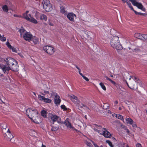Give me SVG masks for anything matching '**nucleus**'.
I'll list each match as a JSON object with an SVG mask.
<instances>
[{"mask_svg":"<svg viewBox=\"0 0 147 147\" xmlns=\"http://www.w3.org/2000/svg\"><path fill=\"white\" fill-rule=\"evenodd\" d=\"M26 114L34 122L36 123L40 122V119L36 109H28L26 110Z\"/></svg>","mask_w":147,"mask_h":147,"instance_id":"nucleus-1","label":"nucleus"},{"mask_svg":"<svg viewBox=\"0 0 147 147\" xmlns=\"http://www.w3.org/2000/svg\"><path fill=\"white\" fill-rule=\"evenodd\" d=\"M112 36L110 39V44L111 46L113 48L117 50H121L122 49V46L121 45L119 37L116 35L113 34V32L115 33L116 31L113 30L111 31Z\"/></svg>","mask_w":147,"mask_h":147,"instance_id":"nucleus-2","label":"nucleus"},{"mask_svg":"<svg viewBox=\"0 0 147 147\" xmlns=\"http://www.w3.org/2000/svg\"><path fill=\"white\" fill-rule=\"evenodd\" d=\"M131 78H132L134 81L130 82V86H129V87L131 89L136 90L138 88L137 84L140 82V80L138 78L133 76H131L129 80H130Z\"/></svg>","mask_w":147,"mask_h":147,"instance_id":"nucleus-3","label":"nucleus"},{"mask_svg":"<svg viewBox=\"0 0 147 147\" xmlns=\"http://www.w3.org/2000/svg\"><path fill=\"white\" fill-rule=\"evenodd\" d=\"M49 117L51 122L53 125L54 124V122L55 121H57L59 123H63L61 121V118L55 114L49 113Z\"/></svg>","mask_w":147,"mask_h":147,"instance_id":"nucleus-4","label":"nucleus"},{"mask_svg":"<svg viewBox=\"0 0 147 147\" xmlns=\"http://www.w3.org/2000/svg\"><path fill=\"white\" fill-rule=\"evenodd\" d=\"M40 2L42 3L45 10L49 12L52 9V5L49 0H40Z\"/></svg>","mask_w":147,"mask_h":147,"instance_id":"nucleus-5","label":"nucleus"},{"mask_svg":"<svg viewBox=\"0 0 147 147\" xmlns=\"http://www.w3.org/2000/svg\"><path fill=\"white\" fill-rule=\"evenodd\" d=\"M43 49L48 54L51 55H52L55 52L54 48L52 47L49 46H45L44 47Z\"/></svg>","mask_w":147,"mask_h":147,"instance_id":"nucleus-6","label":"nucleus"},{"mask_svg":"<svg viewBox=\"0 0 147 147\" xmlns=\"http://www.w3.org/2000/svg\"><path fill=\"white\" fill-rule=\"evenodd\" d=\"M135 37L143 41L147 40V34H142L137 33L134 34Z\"/></svg>","mask_w":147,"mask_h":147,"instance_id":"nucleus-7","label":"nucleus"},{"mask_svg":"<svg viewBox=\"0 0 147 147\" xmlns=\"http://www.w3.org/2000/svg\"><path fill=\"white\" fill-rule=\"evenodd\" d=\"M129 0L132 3V4L134 6H136L138 8L141 9L143 11H145V8L143 7V6L141 3L138 2L135 0Z\"/></svg>","mask_w":147,"mask_h":147,"instance_id":"nucleus-8","label":"nucleus"},{"mask_svg":"<svg viewBox=\"0 0 147 147\" xmlns=\"http://www.w3.org/2000/svg\"><path fill=\"white\" fill-rule=\"evenodd\" d=\"M23 37L25 40L30 42L32 38V35L30 33L27 32Z\"/></svg>","mask_w":147,"mask_h":147,"instance_id":"nucleus-9","label":"nucleus"},{"mask_svg":"<svg viewBox=\"0 0 147 147\" xmlns=\"http://www.w3.org/2000/svg\"><path fill=\"white\" fill-rule=\"evenodd\" d=\"M0 68L2 70L5 74H8L9 70L11 69L10 67L1 64H0Z\"/></svg>","mask_w":147,"mask_h":147,"instance_id":"nucleus-10","label":"nucleus"},{"mask_svg":"<svg viewBox=\"0 0 147 147\" xmlns=\"http://www.w3.org/2000/svg\"><path fill=\"white\" fill-rule=\"evenodd\" d=\"M68 96L71 100L75 104H79L80 103V101L77 97L74 95H69Z\"/></svg>","mask_w":147,"mask_h":147,"instance_id":"nucleus-11","label":"nucleus"},{"mask_svg":"<svg viewBox=\"0 0 147 147\" xmlns=\"http://www.w3.org/2000/svg\"><path fill=\"white\" fill-rule=\"evenodd\" d=\"M4 136L6 139L9 141H10L13 138V136L10 132L9 129H8L7 133L4 134Z\"/></svg>","mask_w":147,"mask_h":147,"instance_id":"nucleus-12","label":"nucleus"},{"mask_svg":"<svg viewBox=\"0 0 147 147\" xmlns=\"http://www.w3.org/2000/svg\"><path fill=\"white\" fill-rule=\"evenodd\" d=\"M8 66L10 67L16 61L13 59L11 58H8L5 60Z\"/></svg>","mask_w":147,"mask_h":147,"instance_id":"nucleus-13","label":"nucleus"},{"mask_svg":"<svg viewBox=\"0 0 147 147\" xmlns=\"http://www.w3.org/2000/svg\"><path fill=\"white\" fill-rule=\"evenodd\" d=\"M38 98L40 100L45 102L50 103L51 102V99L48 98H46L44 96L40 95H38Z\"/></svg>","mask_w":147,"mask_h":147,"instance_id":"nucleus-14","label":"nucleus"},{"mask_svg":"<svg viewBox=\"0 0 147 147\" xmlns=\"http://www.w3.org/2000/svg\"><path fill=\"white\" fill-rule=\"evenodd\" d=\"M102 134L105 137L110 138L111 137V134L105 128H103L102 129Z\"/></svg>","mask_w":147,"mask_h":147,"instance_id":"nucleus-15","label":"nucleus"},{"mask_svg":"<svg viewBox=\"0 0 147 147\" xmlns=\"http://www.w3.org/2000/svg\"><path fill=\"white\" fill-rule=\"evenodd\" d=\"M11 69L14 71H17L18 70V65L16 61L13 64L10 66Z\"/></svg>","mask_w":147,"mask_h":147,"instance_id":"nucleus-16","label":"nucleus"},{"mask_svg":"<svg viewBox=\"0 0 147 147\" xmlns=\"http://www.w3.org/2000/svg\"><path fill=\"white\" fill-rule=\"evenodd\" d=\"M67 17L69 20L72 22H74V17H76V15L72 13H69L67 14Z\"/></svg>","mask_w":147,"mask_h":147,"instance_id":"nucleus-17","label":"nucleus"},{"mask_svg":"<svg viewBox=\"0 0 147 147\" xmlns=\"http://www.w3.org/2000/svg\"><path fill=\"white\" fill-rule=\"evenodd\" d=\"M64 123L68 128L72 129L74 130H77L74 127L72 126L71 123L67 119L65 121Z\"/></svg>","mask_w":147,"mask_h":147,"instance_id":"nucleus-18","label":"nucleus"},{"mask_svg":"<svg viewBox=\"0 0 147 147\" xmlns=\"http://www.w3.org/2000/svg\"><path fill=\"white\" fill-rule=\"evenodd\" d=\"M39 17H36V18L38 20L40 19L42 20H44L46 21L47 20V17L44 14H38Z\"/></svg>","mask_w":147,"mask_h":147,"instance_id":"nucleus-19","label":"nucleus"},{"mask_svg":"<svg viewBox=\"0 0 147 147\" xmlns=\"http://www.w3.org/2000/svg\"><path fill=\"white\" fill-rule=\"evenodd\" d=\"M61 100L59 96L58 95L55 96V103L56 105L59 104Z\"/></svg>","mask_w":147,"mask_h":147,"instance_id":"nucleus-20","label":"nucleus"},{"mask_svg":"<svg viewBox=\"0 0 147 147\" xmlns=\"http://www.w3.org/2000/svg\"><path fill=\"white\" fill-rule=\"evenodd\" d=\"M79 108L87 110H89V108L85 105L84 104H82L81 105H78Z\"/></svg>","mask_w":147,"mask_h":147,"instance_id":"nucleus-21","label":"nucleus"},{"mask_svg":"<svg viewBox=\"0 0 147 147\" xmlns=\"http://www.w3.org/2000/svg\"><path fill=\"white\" fill-rule=\"evenodd\" d=\"M19 32L20 33L21 37H23L24 35V34H25L27 32L23 28L21 27V28L20 29Z\"/></svg>","mask_w":147,"mask_h":147,"instance_id":"nucleus-22","label":"nucleus"},{"mask_svg":"<svg viewBox=\"0 0 147 147\" xmlns=\"http://www.w3.org/2000/svg\"><path fill=\"white\" fill-rule=\"evenodd\" d=\"M31 40H32L34 44H37L39 42L38 39L36 37H32V38Z\"/></svg>","mask_w":147,"mask_h":147,"instance_id":"nucleus-23","label":"nucleus"},{"mask_svg":"<svg viewBox=\"0 0 147 147\" xmlns=\"http://www.w3.org/2000/svg\"><path fill=\"white\" fill-rule=\"evenodd\" d=\"M28 21L35 24H36L38 23L36 19L32 17L29 18V19Z\"/></svg>","mask_w":147,"mask_h":147,"instance_id":"nucleus-24","label":"nucleus"},{"mask_svg":"<svg viewBox=\"0 0 147 147\" xmlns=\"http://www.w3.org/2000/svg\"><path fill=\"white\" fill-rule=\"evenodd\" d=\"M41 114L45 118L47 117V112L45 110H42L41 111Z\"/></svg>","mask_w":147,"mask_h":147,"instance_id":"nucleus-25","label":"nucleus"},{"mask_svg":"<svg viewBox=\"0 0 147 147\" xmlns=\"http://www.w3.org/2000/svg\"><path fill=\"white\" fill-rule=\"evenodd\" d=\"M127 123L130 125H132L133 123V121L130 118H127L126 119Z\"/></svg>","mask_w":147,"mask_h":147,"instance_id":"nucleus-26","label":"nucleus"},{"mask_svg":"<svg viewBox=\"0 0 147 147\" xmlns=\"http://www.w3.org/2000/svg\"><path fill=\"white\" fill-rule=\"evenodd\" d=\"M59 125H57L56 126H52V127L51 128V130L52 131H57L59 128Z\"/></svg>","mask_w":147,"mask_h":147,"instance_id":"nucleus-27","label":"nucleus"},{"mask_svg":"<svg viewBox=\"0 0 147 147\" xmlns=\"http://www.w3.org/2000/svg\"><path fill=\"white\" fill-rule=\"evenodd\" d=\"M134 12L137 15L143 16L145 17L147 16V14L146 13H143L140 12H138L136 11H134Z\"/></svg>","mask_w":147,"mask_h":147,"instance_id":"nucleus-28","label":"nucleus"},{"mask_svg":"<svg viewBox=\"0 0 147 147\" xmlns=\"http://www.w3.org/2000/svg\"><path fill=\"white\" fill-rule=\"evenodd\" d=\"M2 8L3 10L4 11L6 12H8L9 10H8V7L6 5H3L2 7Z\"/></svg>","mask_w":147,"mask_h":147,"instance_id":"nucleus-29","label":"nucleus"},{"mask_svg":"<svg viewBox=\"0 0 147 147\" xmlns=\"http://www.w3.org/2000/svg\"><path fill=\"white\" fill-rule=\"evenodd\" d=\"M23 16H22V18H24L27 20H28L29 19V18L28 17L26 13H23Z\"/></svg>","mask_w":147,"mask_h":147,"instance_id":"nucleus-30","label":"nucleus"},{"mask_svg":"<svg viewBox=\"0 0 147 147\" xmlns=\"http://www.w3.org/2000/svg\"><path fill=\"white\" fill-rule=\"evenodd\" d=\"M0 126L1 129H6L7 127V125L6 123L1 124Z\"/></svg>","mask_w":147,"mask_h":147,"instance_id":"nucleus-31","label":"nucleus"},{"mask_svg":"<svg viewBox=\"0 0 147 147\" xmlns=\"http://www.w3.org/2000/svg\"><path fill=\"white\" fill-rule=\"evenodd\" d=\"M94 126L97 129L100 130H101V131H102V129L103 128H102L101 126L99 125H98L96 124H94Z\"/></svg>","mask_w":147,"mask_h":147,"instance_id":"nucleus-32","label":"nucleus"},{"mask_svg":"<svg viewBox=\"0 0 147 147\" xmlns=\"http://www.w3.org/2000/svg\"><path fill=\"white\" fill-rule=\"evenodd\" d=\"M99 84L102 88L104 90H106V88L103 83L102 82L100 83Z\"/></svg>","mask_w":147,"mask_h":147,"instance_id":"nucleus-33","label":"nucleus"},{"mask_svg":"<svg viewBox=\"0 0 147 147\" xmlns=\"http://www.w3.org/2000/svg\"><path fill=\"white\" fill-rule=\"evenodd\" d=\"M116 86V87L118 89H119L118 92L122 94V93L121 92V90H120L121 88H120V86L118 84H116V85H115Z\"/></svg>","mask_w":147,"mask_h":147,"instance_id":"nucleus-34","label":"nucleus"},{"mask_svg":"<svg viewBox=\"0 0 147 147\" xmlns=\"http://www.w3.org/2000/svg\"><path fill=\"white\" fill-rule=\"evenodd\" d=\"M107 143H108V144L111 147H114L113 145L112 144V142L109 140H107L106 141Z\"/></svg>","mask_w":147,"mask_h":147,"instance_id":"nucleus-35","label":"nucleus"},{"mask_svg":"<svg viewBox=\"0 0 147 147\" xmlns=\"http://www.w3.org/2000/svg\"><path fill=\"white\" fill-rule=\"evenodd\" d=\"M0 40L2 41H5L6 40V38L3 36V35L2 36L1 35L0 37Z\"/></svg>","mask_w":147,"mask_h":147,"instance_id":"nucleus-36","label":"nucleus"},{"mask_svg":"<svg viewBox=\"0 0 147 147\" xmlns=\"http://www.w3.org/2000/svg\"><path fill=\"white\" fill-rule=\"evenodd\" d=\"M123 128V129L126 131V132L127 133V134H129V131L128 129H127V127L125 126H124Z\"/></svg>","mask_w":147,"mask_h":147,"instance_id":"nucleus-37","label":"nucleus"},{"mask_svg":"<svg viewBox=\"0 0 147 147\" xmlns=\"http://www.w3.org/2000/svg\"><path fill=\"white\" fill-rule=\"evenodd\" d=\"M61 108L64 111H65L67 110V108L64 105H62L61 106Z\"/></svg>","mask_w":147,"mask_h":147,"instance_id":"nucleus-38","label":"nucleus"},{"mask_svg":"<svg viewBox=\"0 0 147 147\" xmlns=\"http://www.w3.org/2000/svg\"><path fill=\"white\" fill-rule=\"evenodd\" d=\"M93 127H94L93 129L95 131H96L98 133H100L101 132V130H100L97 129L94 126Z\"/></svg>","mask_w":147,"mask_h":147,"instance_id":"nucleus-39","label":"nucleus"},{"mask_svg":"<svg viewBox=\"0 0 147 147\" xmlns=\"http://www.w3.org/2000/svg\"><path fill=\"white\" fill-rule=\"evenodd\" d=\"M85 143L88 146H89L90 147H91L92 146V144L90 142L86 141Z\"/></svg>","mask_w":147,"mask_h":147,"instance_id":"nucleus-40","label":"nucleus"},{"mask_svg":"<svg viewBox=\"0 0 147 147\" xmlns=\"http://www.w3.org/2000/svg\"><path fill=\"white\" fill-rule=\"evenodd\" d=\"M12 49V51L13 52H17V50L14 47H11V49Z\"/></svg>","mask_w":147,"mask_h":147,"instance_id":"nucleus-41","label":"nucleus"},{"mask_svg":"<svg viewBox=\"0 0 147 147\" xmlns=\"http://www.w3.org/2000/svg\"><path fill=\"white\" fill-rule=\"evenodd\" d=\"M6 44L7 46V47L11 49V47H12L11 45L10 44V43L9 42H6Z\"/></svg>","mask_w":147,"mask_h":147,"instance_id":"nucleus-42","label":"nucleus"},{"mask_svg":"<svg viewBox=\"0 0 147 147\" xmlns=\"http://www.w3.org/2000/svg\"><path fill=\"white\" fill-rule=\"evenodd\" d=\"M88 19L86 21L89 22H90L91 21L92 17L90 16H88Z\"/></svg>","mask_w":147,"mask_h":147,"instance_id":"nucleus-43","label":"nucleus"},{"mask_svg":"<svg viewBox=\"0 0 147 147\" xmlns=\"http://www.w3.org/2000/svg\"><path fill=\"white\" fill-rule=\"evenodd\" d=\"M61 10L60 11L62 13H64L65 12V11L64 9V8L63 7H61Z\"/></svg>","mask_w":147,"mask_h":147,"instance_id":"nucleus-44","label":"nucleus"},{"mask_svg":"<svg viewBox=\"0 0 147 147\" xmlns=\"http://www.w3.org/2000/svg\"><path fill=\"white\" fill-rule=\"evenodd\" d=\"M13 16L15 17H19L20 18L22 17V16L21 15H17L15 14L13 15Z\"/></svg>","mask_w":147,"mask_h":147,"instance_id":"nucleus-45","label":"nucleus"},{"mask_svg":"<svg viewBox=\"0 0 147 147\" xmlns=\"http://www.w3.org/2000/svg\"><path fill=\"white\" fill-rule=\"evenodd\" d=\"M126 3L127 4V5H128L129 7V8L131 7L132 6L131 5V4L130 2L129 1H126Z\"/></svg>","mask_w":147,"mask_h":147,"instance_id":"nucleus-46","label":"nucleus"},{"mask_svg":"<svg viewBox=\"0 0 147 147\" xmlns=\"http://www.w3.org/2000/svg\"><path fill=\"white\" fill-rule=\"evenodd\" d=\"M82 77L86 81H89V80L86 77L84 76H83Z\"/></svg>","mask_w":147,"mask_h":147,"instance_id":"nucleus-47","label":"nucleus"},{"mask_svg":"<svg viewBox=\"0 0 147 147\" xmlns=\"http://www.w3.org/2000/svg\"><path fill=\"white\" fill-rule=\"evenodd\" d=\"M136 147H142V145L140 144L137 143L136 145Z\"/></svg>","mask_w":147,"mask_h":147,"instance_id":"nucleus-48","label":"nucleus"},{"mask_svg":"<svg viewBox=\"0 0 147 147\" xmlns=\"http://www.w3.org/2000/svg\"><path fill=\"white\" fill-rule=\"evenodd\" d=\"M117 118L119 119H123L122 116L120 115H118Z\"/></svg>","mask_w":147,"mask_h":147,"instance_id":"nucleus-49","label":"nucleus"},{"mask_svg":"<svg viewBox=\"0 0 147 147\" xmlns=\"http://www.w3.org/2000/svg\"><path fill=\"white\" fill-rule=\"evenodd\" d=\"M110 81L111 83L114 85H116V83L114 81L111 79Z\"/></svg>","mask_w":147,"mask_h":147,"instance_id":"nucleus-50","label":"nucleus"},{"mask_svg":"<svg viewBox=\"0 0 147 147\" xmlns=\"http://www.w3.org/2000/svg\"><path fill=\"white\" fill-rule=\"evenodd\" d=\"M48 24H49L51 26H53V23H52L51 22H50L49 20L48 22Z\"/></svg>","mask_w":147,"mask_h":147,"instance_id":"nucleus-51","label":"nucleus"},{"mask_svg":"<svg viewBox=\"0 0 147 147\" xmlns=\"http://www.w3.org/2000/svg\"><path fill=\"white\" fill-rule=\"evenodd\" d=\"M123 144L124 145V147H129V146L127 144L123 143Z\"/></svg>","mask_w":147,"mask_h":147,"instance_id":"nucleus-52","label":"nucleus"},{"mask_svg":"<svg viewBox=\"0 0 147 147\" xmlns=\"http://www.w3.org/2000/svg\"><path fill=\"white\" fill-rule=\"evenodd\" d=\"M105 77L106 78L107 80L109 81L111 80V79H110L109 78H108V77H107V76H105Z\"/></svg>","mask_w":147,"mask_h":147,"instance_id":"nucleus-53","label":"nucleus"},{"mask_svg":"<svg viewBox=\"0 0 147 147\" xmlns=\"http://www.w3.org/2000/svg\"><path fill=\"white\" fill-rule=\"evenodd\" d=\"M132 126L133 127H137L136 125L135 124H132Z\"/></svg>","mask_w":147,"mask_h":147,"instance_id":"nucleus-54","label":"nucleus"},{"mask_svg":"<svg viewBox=\"0 0 147 147\" xmlns=\"http://www.w3.org/2000/svg\"><path fill=\"white\" fill-rule=\"evenodd\" d=\"M133 11H134H134H136L135 10H134L133 7H132V6H131V7L130 8Z\"/></svg>","mask_w":147,"mask_h":147,"instance_id":"nucleus-55","label":"nucleus"},{"mask_svg":"<svg viewBox=\"0 0 147 147\" xmlns=\"http://www.w3.org/2000/svg\"><path fill=\"white\" fill-rule=\"evenodd\" d=\"M18 54L21 57L23 58L24 57L23 55L19 53Z\"/></svg>","mask_w":147,"mask_h":147,"instance_id":"nucleus-56","label":"nucleus"},{"mask_svg":"<svg viewBox=\"0 0 147 147\" xmlns=\"http://www.w3.org/2000/svg\"><path fill=\"white\" fill-rule=\"evenodd\" d=\"M114 103L115 104H117L118 103V101H117V100H116L114 102Z\"/></svg>","mask_w":147,"mask_h":147,"instance_id":"nucleus-57","label":"nucleus"},{"mask_svg":"<svg viewBox=\"0 0 147 147\" xmlns=\"http://www.w3.org/2000/svg\"><path fill=\"white\" fill-rule=\"evenodd\" d=\"M94 144V147H99L97 145H96L95 144Z\"/></svg>","mask_w":147,"mask_h":147,"instance_id":"nucleus-58","label":"nucleus"},{"mask_svg":"<svg viewBox=\"0 0 147 147\" xmlns=\"http://www.w3.org/2000/svg\"><path fill=\"white\" fill-rule=\"evenodd\" d=\"M79 74L81 76H82V77H83V76H84V75H83L82 73H79Z\"/></svg>","mask_w":147,"mask_h":147,"instance_id":"nucleus-59","label":"nucleus"},{"mask_svg":"<svg viewBox=\"0 0 147 147\" xmlns=\"http://www.w3.org/2000/svg\"><path fill=\"white\" fill-rule=\"evenodd\" d=\"M44 92L45 93H47V94H49V92L48 91H44Z\"/></svg>","mask_w":147,"mask_h":147,"instance_id":"nucleus-60","label":"nucleus"},{"mask_svg":"<svg viewBox=\"0 0 147 147\" xmlns=\"http://www.w3.org/2000/svg\"><path fill=\"white\" fill-rule=\"evenodd\" d=\"M122 1L123 3H125L127 1H126L125 0H123Z\"/></svg>","mask_w":147,"mask_h":147,"instance_id":"nucleus-61","label":"nucleus"},{"mask_svg":"<svg viewBox=\"0 0 147 147\" xmlns=\"http://www.w3.org/2000/svg\"><path fill=\"white\" fill-rule=\"evenodd\" d=\"M119 110H122V108L121 107H119Z\"/></svg>","mask_w":147,"mask_h":147,"instance_id":"nucleus-62","label":"nucleus"},{"mask_svg":"<svg viewBox=\"0 0 147 147\" xmlns=\"http://www.w3.org/2000/svg\"><path fill=\"white\" fill-rule=\"evenodd\" d=\"M75 67L78 69H79L77 65H75Z\"/></svg>","mask_w":147,"mask_h":147,"instance_id":"nucleus-63","label":"nucleus"},{"mask_svg":"<svg viewBox=\"0 0 147 147\" xmlns=\"http://www.w3.org/2000/svg\"><path fill=\"white\" fill-rule=\"evenodd\" d=\"M42 147H46V146L45 145H44L43 144L42 145Z\"/></svg>","mask_w":147,"mask_h":147,"instance_id":"nucleus-64","label":"nucleus"}]
</instances>
